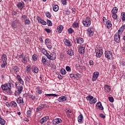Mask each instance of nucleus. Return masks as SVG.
<instances>
[{"label":"nucleus","mask_w":125,"mask_h":125,"mask_svg":"<svg viewBox=\"0 0 125 125\" xmlns=\"http://www.w3.org/2000/svg\"><path fill=\"white\" fill-rule=\"evenodd\" d=\"M117 12H118L117 7H114L111 11V13H112V14H116V13H117Z\"/></svg>","instance_id":"obj_33"},{"label":"nucleus","mask_w":125,"mask_h":125,"mask_svg":"<svg viewBox=\"0 0 125 125\" xmlns=\"http://www.w3.org/2000/svg\"><path fill=\"white\" fill-rule=\"evenodd\" d=\"M67 32H68V34H73V33H74V29L72 28H70L67 30Z\"/></svg>","instance_id":"obj_44"},{"label":"nucleus","mask_w":125,"mask_h":125,"mask_svg":"<svg viewBox=\"0 0 125 125\" xmlns=\"http://www.w3.org/2000/svg\"><path fill=\"white\" fill-rule=\"evenodd\" d=\"M45 32H46V33H50V32H51V30H50V29L49 28H45L44 29Z\"/></svg>","instance_id":"obj_63"},{"label":"nucleus","mask_w":125,"mask_h":125,"mask_svg":"<svg viewBox=\"0 0 125 125\" xmlns=\"http://www.w3.org/2000/svg\"><path fill=\"white\" fill-rule=\"evenodd\" d=\"M41 52L43 53V54H44V55H45L46 54V52H47L46 50H45V49L44 48H42Z\"/></svg>","instance_id":"obj_45"},{"label":"nucleus","mask_w":125,"mask_h":125,"mask_svg":"<svg viewBox=\"0 0 125 125\" xmlns=\"http://www.w3.org/2000/svg\"><path fill=\"white\" fill-rule=\"evenodd\" d=\"M99 77V73L97 71H95L93 74V77L92 79V82H95L97 78Z\"/></svg>","instance_id":"obj_10"},{"label":"nucleus","mask_w":125,"mask_h":125,"mask_svg":"<svg viewBox=\"0 0 125 125\" xmlns=\"http://www.w3.org/2000/svg\"><path fill=\"white\" fill-rule=\"evenodd\" d=\"M11 107H13V108H15L16 107H17V103H16L14 101H12L11 102Z\"/></svg>","instance_id":"obj_35"},{"label":"nucleus","mask_w":125,"mask_h":125,"mask_svg":"<svg viewBox=\"0 0 125 125\" xmlns=\"http://www.w3.org/2000/svg\"><path fill=\"white\" fill-rule=\"evenodd\" d=\"M65 69L67 72H71V67H70V66H66Z\"/></svg>","instance_id":"obj_56"},{"label":"nucleus","mask_w":125,"mask_h":125,"mask_svg":"<svg viewBox=\"0 0 125 125\" xmlns=\"http://www.w3.org/2000/svg\"><path fill=\"white\" fill-rule=\"evenodd\" d=\"M61 73L62 75H66V70L64 69L63 68L61 69Z\"/></svg>","instance_id":"obj_49"},{"label":"nucleus","mask_w":125,"mask_h":125,"mask_svg":"<svg viewBox=\"0 0 125 125\" xmlns=\"http://www.w3.org/2000/svg\"><path fill=\"white\" fill-rule=\"evenodd\" d=\"M79 76H80L79 74H77L76 75H75L74 74H71L70 75V78H77V77H79Z\"/></svg>","instance_id":"obj_42"},{"label":"nucleus","mask_w":125,"mask_h":125,"mask_svg":"<svg viewBox=\"0 0 125 125\" xmlns=\"http://www.w3.org/2000/svg\"><path fill=\"white\" fill-rule=\"evenodd\" d=\"M49 43H50V40L49 39H46L45 40V45H48V44H49Z\"/></svg>","instance_id":"obj_39"},{"label":"nucleus","mask_w":125,"mask_h":125,"mask_svg":"<svg viewBox=\"0 0 125 125\" xmlns=\"http://www.w3.org/2000/svg\"><path fill=\"white\" fill-rule=\"evenodd\" d=\"M27 117H31L32 115V110H27L26 112Z\"/></svg>","instance_id":"obj_40"},{"label":"nucleus","mask_w":125,"mask_h":125,"mask_svg":"<svg viewBox=\"0 0 125 125\" xmlns=\"http://www.w3.org/2000/svg\"><path fill=\"white\" fill-rule=\"evenodd\" d=\"M29 97L31 98V99L33 101H35V100H38V98H37L36 96H33V95H30Z\"/></svg>","instance_id":"obj_38"},{"label":"nucleus","mask_w":125,"mask_h":125,"mask_svg":"<svg viewBox=\"0 0 125 125\" xmlns=\"http://www.w3.org/2000/svg\"><path fill=\"white\" fill-rule=\"evenodd\" d=\"M104 55L106 58H107L108 59H111L112 57H113L112 52L110 51H106L104 52Z\"/></svg>","instance_id":"obj_9"},{"label":"nucleus","mask_w":125,"mask_h":125,"mask_svg":"<svg viewBox=\"0 0 125 125\" xmlns=\"http://www.w3.org/2000/svg\"><path fill=\"white\" fill-rule=\"evenodd\" d=\"M0 124L2 125H5V121L4 120L2 119V118L0 119Z\"/></svg>","instance_id":"obj_47"},{"label":"nucleus","mask_w":125,"mask_h":125,"mask_svg":"<svg viewBox=\"0 0 125 125\" xmlns=\"http://www.w3.org/2000/svg\"><path fill=\"white\" fill-rule=\"evenodd\" d=\"M39 68L36 66H33L32 68V71L33 73H35V74H38L39 73Z\"/></svg>","instance_id":"obj_24"},{"label":"nucleus","mask_w":125,"mask_h":125,"mask_svg":"<svg viewBox=\"0 0 125 125\" xmlns=\"http://www.w3.org/2000/svg\"><path fill=\"white\" fill-rule=\"evenodd\" d=\"M1 88L2 90L6 92L9 95H11L12 94V91L11 90V84L10 83L2 84L1 86Z\"/></svg>","instance_id":"obj_1"},{"label":"nucleus","mask_w":125,"mask_h":125,"mask_svg":"<svg viewBox=\"0 0 125 125\" xmlns=\"http://www.w3.org/2000/svg\"><path fill=\"white\" fill-rule=\"evenodd\" d=\"M21 18H22L24 20V21H25V20H27L28 19V18L27 17V15H23L21 16Z\"/></svg>","instance_id":"obj_50"},{"label":"nucleus","mask_w":125,"mask_h":125,"mask_svg":"<svg viewBox=\"0 0 125 125\" xmlns=\"http://www.w3.org/2000/svg\"><path fill=\"white\" fill-rule=\"evenodd\" d=\"M24 80L26 81V82H30V81H31V79H30V77L29 76L25 77Z\"/></svg>","instance_id":"obj_52"},{"label":"nucleus","mask_w":125,"mask_h":125,"mask_svg":"<svg viewBox=\"0 0 125 125\" xmlns=\"http://www.w3.org/2000/svg\"><path fill=\"white\" fill-rule=\"evenodd\" d=\"M37 20L39 23H40V24H42V25H46L47 23L46 21L42 20V19H41V18L38 17L37 18Z\"/></svg>","instance_id":"obj_21"},{"label":"nucleus","mask_w":125,"mask_h":125,"mask_svg":"<svg viewBox=\"0 0 125 125\" xmlns=\"http://www.w3.org/2000/svg\"><path fill=\"white\" fill-rule=\"evenodd\" d=\"M17 6L18 7V8H20V9H23L25 6L23 1H21L19 2L17 5Z\"/></svg>","instance_id":"obj_17"},{"label":"nucleus","mask_w":125,"mask_h":125,"mask_svg":"<svg viewBox=\"0 0 125 125\" xmlns=\"http://www.w3.org/2000/svg\"><path fill=\"white\" fill-rule=\"evenodd\" d=\"M97 102V99L96 98H93L90 102V104H95Z\"/></svg>","instance_id":"obj_36"},{"label":"nucleus","mask_w":125,"mask_h":125,"mask_svg":"<svg viewBox=\"0 0 125 125\" xmlns=\"http://www.w3.org/2000/svg\"><path fill=\"white\" fill-rule=\"evenodd\" d=\"M62 2L63 5H67V0H62Z\"/></svg>","instance_id":"obj_55"},{"label":"nucleus","mask_w":125,"mask_h":125,"mask_svg":"<svg viewBox=\"0 0 125 125\" xmlns=\"http://www.w3.org/2000/svg\"><path fill=\"white\" fill-rule=\"evenodd\" d=\"M67 115L69 114H71V113H72V110H71L70 109H66V111H65Z\"/></svg>","instance_id":"obj_60"},{"label":"nucleus","mask_w":125,"mask_h":125,"mask_svg":"<svg viewBox=\"0 0 125 125\" xmlns=\"http://www.w3.org/2000/svg\"><path fill=\"white\" fill-rule=\"evenodd\" d=\"M76 42H77V43H83L84 40L83 39L81 38V37H77L76 38Z\"/></svg>","instance_id":"obj_23"},{"label":"nucleus","mask_w":125,"mask_h":125,"mask_svg":"<svg viewBox=\"0 0 125 125\" xmlns=\"http://www.w3.org/2000/svg\"><path fill=\"white\" fill-rule=\"evenodd\" d=\"M53 10L55 12H57V11L59 10V6H58L57 5H54L53 7Z\"/></svg>","instance_id":"obj_31"},{"label":"nucleus","mask_w":125,"mask_h":125,"mask_svg":"<svg viewBox=\"0 0 125 125\" xmlns=\"http://www.w3.org/2000/svg\"><path fill=\"white\" fill-rule=\"evenodd\" d=\"M104 91L105 92H110L111 91V87L108 84H105L104 87Z\"/></svg>","instance_id":"obj_20"},{"label":"nucleus","mask_w":125,"mask_h":125,"mask_svg":"<svg viewBox=\"0 0 125 125\" xmlns=\"http://www.w3.org/2000/svg\"><path fill=\"white\" fill-rule=\"evenodd\" d=\"M47 48H48V49H51L52 48V46L51 45H46Z\"/></svg>","instance_id":"obj_64"},{"label":"nucleus","mask_w":125,"mask_h":125,"mask_svg":"<svg viewBox=\"0 0 125 125\" xmlns=\"http://www.w3.org/2000/svg\"><path fill=\"white\" fill-rule=\"evenodd\" d=\"M26 69L28 73L31 71V66L30 65H28L26 66Z\"/></svg>","instance_id":"obj_59"},{"label":"nucleus","mask_w":125,"mask_h":125,"mask_svg":"<svg viewBox=\"0 0 125 125\" xmlns=\"http://www.w3.org/2000/svg\"><path fill=\"white\" fill-rule=\"evenodd\" d=\"M114 41L117 42V43H119L120 42H121V36L118 33H116L114 35Z\"/></svg>","instance_id":"obj_11"},{"label":"nucleus","mask_w":125,"mask_h":125,"mask_svg":"<svg viewBox=\"0 0 125 125\" xmlns=\"http://www.w3.org/2000/svg\"><path fill=\"white\" fill-rule=\"evenodd\" d=\"M49 119V118L48 116L44 117L40 120V123L41 124V125H43V123H45V122H46Z\"/></svg>","instance_id":"obj_18"},{"label":"nucleus","mask_w":125,"mask_h":125,"mask_svg":"<svg viewBox=\"0 0 125 125\" xmlns=\"http://www.w3.org/2000/svg\"><path fill=\"white\" fill-rule=\"evenodd\" d=\"M36 92L37 93H38V94H42V90L40 88V87H38V90L36 91Z\"/></svg>","instance_id":"obj_41"},{"label":"nucleus","mask_w":125,"mask_h":125,"mask_svg":"<svg viewBox=\"0 0 125 125\" xmlns=\"http://www.w3.org/2000/svg\"><path fill=\"white\" fill-rule=\"evenodd\" d=\"M61 123H62V120L60 118H57L53 121V125H58V124H61Z\"/></svg>","instance_id":"obj_15"},{"label":"nucleus","mask_w":125,"mask_h":125,"mask_svg":"<svg viewBox=\"0 0 125 125\" xmlns=\"http://www.w3.org/2000/svg\"><path fill=\"white\" fill-rule=\"evenodd\" d=\"M93 98H94V97L89 95H88L86 97V100H87V101H89V103H90V102H91V101L92 100V99H93Z\"/></svg>","instance_id":"obj_30"},{"label":"nucleus","mask_w":125,"mask_h":125,"mask_svg":"<svg viewBox=\"0 0 125 125\" xmlns=\"http://www.w3.org/2000/svg\"><path fill=\"white\" fill-rule=\"evenodd\" d=\"M45 56L49 60H55V59H56V53L52 52L50 53L46 52L45 54Z\"/></svg>","instance_id":"obj_4"},{"label":"nucleus","mask_w":125,"mask_h":125,"mask_svg":"<svg viewBox=\"0 0 125 125\" xmlns=\"http://www.w3.org/2000/svg\"><path fill=\"white\" fill-rule=\"evenodd\" d=\"M108 100L111 103H113V102H114V98L113 97H108Z\"/></svg>","instance_id":"obj_54"},{"label":"nucleus","mask_w":125,"mask_h":125,"mask_svg":"<svg viewBox=\"0 0 125 125\" xmlns=\"http://www.w3.org/2000/svg\"><path fill=\"white\" fill-rule=\"evenodd\" d=\"M38 58V56L36 54H34L32 56V59L34 61H37V59Z\"/></svg>","instance_id":"obj_46"},{"label":"nucleus","mask_w":125,"mask_h":125,"mask_svg":"<svg viewBox=\"0 0 125 125\" xmlns=\"http://www.w3.org/2000/svg\"><path fill=\"white\" fill-rule=\"evenodd\" d=\"M47 24L49 27H51V26H52V22L50 20H47Z\"/></svg>","instance_id":"obj_43"},{"label":"nucleus","mask_w":125,"mask_h":125,"mask_svg":"<svg viewBox=\"0 0 125 125\" xmlns=\"http://www.w3.org/2000/svg\"><path fill=\"white\" fill-rule=\"evenodd\" d=\"M63 29H64V27H63L62 25H60V26L57 27V28L56 29V31L57 33L61 34L62 31H63Z\"/></svg>","instance_id":"obj_19"},{"label":"nucleus","mask_w":125,"mask_h":125,"mask_svg":"<svg viewBox=\"0 0 125 125\" xmlns=\"http://www.w3.org/2000/svg\"><path fill=\"white\" fill-rule=\"evenodd\" d=\"M124 29L121 26L118 30V33H116V34H118V35H119V36H121V35H122V34H123V32H124Z\"/></svg>","instance_id":"obj_34"},{"label":"nucleus","mask_w":125,"mask_h":125,"mask_svg":"<svg viewBox=\"0 0 125 125\" xmlns=\"http://www.w3.org/2000/svg\"><path fill=\"white\" fill-rule=\"evenodd\" d=\"M66 100H67V98L65 96H62L58 98V101H59V102H63L66 101Z\"/></svg>","instance_id":"obj_26"},{"label":"nucleus","mask_w":125,"mask_h":125,"mask_svg":"<svg viewBox=\"0 0 125 125\" xmlns=\"http://www.w3.org/2000/svg\"><path fill=\"white\" fill-rule=\"evenodd\" d=\"M16 79L17 81L19 82V83L22 84V85L24 84V81H23V79H22V78L20 75H17L16 77Z\"/></svg>","instance_id":"obj_12"},{"label":"nucleus","mask_w":125,"mask_h":125,"mask_svg":"<svg viewBox=\"0 0 125 125\" xmlns=\"http://www.w3.org/2000/svg\"><path fill=\"white\" fill-rule=\"evenodd\" d=\"M15 84L18 90L15 91V96H18V95H20V94L22 93V92L23 91V87L21 85L18 86V82H16Z\"/></svg>","instance_id":"obj_3"},{"label":"nucleus","mask_w":125,"mask_h":125,"mask_svg":"<svg viewBox=\"0 0 125 125\" xmlns=\"http://www.w3.org/2000/svg\"><path fill=\"white\" fill-rule=\"evenodd\" d=\"M96 52V56L97 58H100L103 54V49L102 47L97 48L95 49Z\"/></svg>","instance_id":"obj_5"},{"label":"nucleus","mask_w":125,"mask_h":125,"mask_svg":"<svg viewBox=\"0 0 125 125\" xmlns=\"http://www.w3.org/2000/svg\"><path fill=\"white\" fill-rule=\"evenodd\" d=\"M106 27L108 29H110L111 27H112V23L111 22V21H107L106 22Z\"/></svg>","instance_id":"obj_29"},{"label":"nucleus","mask_w":125,"mask_h":125,"mask_svg":"<svg viewBox=\"0 0 125 125\" xmlns=\"http://www.w3.org/2000/svg\"><path fill=\"white\" fill-rule=\"evenodd\" d=\"M16 102L18 104H19V105H21V106H24V105H25V102H24L23 98L21 97H19L18 99H17Z\"/></svg>","instance_id":"obj_8"},{"label":"nucleus","mask_w":125,"mask_h":125,"mask_svg":"<svg viewBox=\"0 0 125 125\" xmlns=\"http://www.w3.org/2000/svg\"><path fill=\"white\" fill-rule=\"evenodd\" d=\"M96 105V107H97V109H99L102 111H103V110H104V107H103V106L102 105V104H101V102H98Z\"/></svg>","instance_id":"obj_16"},{"label":"nucleus","mask_w":125,"mask_h":125,"mask_svg":"<svg viewBox=\"0 0 125 125\" xmlns=\"http://www.w3.org/2000/svg\"><path fill=\"white\" fill-rule=\"evenodd\" d=\"M82 24H83L84 27H89L91 24L90 18H89V17H86L85 20L82 21Z\"/></svg>","instance_id":"obj_6"},{"label":"nucleus","mask_w":125,"mask_h":125,"mask_svg":"<svg viewBox=\"0 0 125 125\" xmlns=\"http://www.w3.org/2000/svg\"><path fill=\"white\" fill-rule=\"evenodd\" d=\"M83 115H80L78 117V121L79 123H82L83 122Z\"/></svg>","instance_id":"obj_32"},{"label":"nucleus","mask_w":125,"mask_h":125,"mask_svg":"<svg viewBox=\"0 0 125 125\" xmlns=\"http://www.w3.org/2000/svg\"><path fill=\"white\" fill-rule=\"evenodd\" d=\"M28 60H29V56L26 55L22 57L21 62L24 64H27V63H28Z\"/></svg>","instance_id":"obj_14"},{"label":"nucleus","mask_w":125,"mask_h":125,"mask_svg":"<svg viewBox=\"0 0 125 125\" xmlns=\"http://www.w3.org/2000/svg\"><path fill=\"white\" fill-rule=\"evenodd\" d=\"M1 68H5L6 65H7V56L5 55V54H3L1 57Z\"/></svg>","instance_id":"obj_2"},{"label":"nucleus","mask_w":125,"mask_h":125,"mask_svg":"<svg viewBox=\"0 0 125 125\" xmlns=\"http://www.w3.org/2000/svg\"><path fill=\"white\" fill-rule=\"evenodd\" d=\"M42 63H45L46 62V58L45 57H42Z\"/></svg>","instance_id":"obj_53"},{"label":"nucleus","mask_w":125,"mask_h":125,"mask_svg":"<svg viewBox=\"0 0 125 125\" xmlns=\"http://www.w3.org/2000/svg\"><path fill=\"white\" fill-rule=\"evenodd\" d=\"M66 53L67 54H68V55H70V56H73V55L75 54L74 51H73L72 49H69L66 51Z\"/></svg>","instance_id":"obj_28"},{"label":"nucleus","mask_w":125,"mask_h":125,"mask_svg":"<svg viewBox=\"0 0 125 125\" xmlns=\"http://www.w3.org/2000/svg\"><path fill=\"white\" fill-rule=\"evenodd\" d=\"M12 71L14 73V74H17L19 73V71H20V68L18 67L17 66H14L12 68Z\"/></svg>","instance_id":"obj_13"},{"label":"nucleus","mask_w":125,"mask_h":125,"mask_svg":"<svg viewBox=\"0 0 125 125\" xmlns=\"http://www.w3.org/2000/svg\"><path fill=\"white\" fill-rule=\"evenodd\" d=\"M45 15L46 17H48V18H50V17H51V14H50L49 12H46L45 13Z\"/></svg>","instance_id":"obj_48"},{"label":"nucleus","mask_w":125,"mask_h":125,"mask_svg":"<svg viewBox=\"0 0 125 125\" xmlns=\"http://www.w3.org/2000/svg\"><path fill=\"white\" fill-rule=\"evenodd\" d=\"M5 104L7 107H11V103H9L8 102H6Z\"/></svg>","instance_id":"obj_62"},{"label":"nucleus","mask_w":125,"mask_h":125,"mask_svg":"<svg viewBox=\"0 0 125 125\" xmlns=\"http://www.w3.org/2000/svg\"><path fill=\"white\" fill-rule=\"evenodd\" d=\"M79 51L81 54H84V52H85V48L83 46H81L79 48Z\"/></svg>","instance_id":"obj_22"},{"label":"nucleus","mask_w":125,"mask_h":125,"mask_svg":"<svg viewBox=\"0 0 125 125\" xmlns=\"http://www.w3.org/2000/svg\"><path fill=\"white\" fill-rule=\"evenodd\" d=\"M87 35L88 37H92L94 35V28L93 27L91 26L87 29Z\"/></svg>","instance_id":"obj_7"},{"label":"nucleus","mask_w":125,"mask_h":125,"mask_svg":"<svg viewBox=\"0 0 125 125\" xmlns=\"http://www.w3.org/2000/svg\"><path fill=\"white\" fill-rule=\"evenodd\" d=\"M112 18H113V19H117V18H118V15H117V14H113L112 15Z\"/></svg>","instance_id":"obj_58"},{"label":"nucleus","mask_w":125,"mask_h":125,"mask_svg":"<svg viewBox=\"0 0 125 125\" xmlns=\"http://www.w3.org/2000/svg\"><path fill=\"white\" fill-rule=\"evenodd\" d=\"M80 23L78 21H75L73 24H72V27L76 28H79L80 27Z\"/></svg>","instance_id":"obj_27"},{"label":"nucleus","mask_w":125,"mask_h":125,"mask_svg":"<svg viewBox=\"0 0 125 125\" xmlns=\"http://www.w3.org/2000/svg\"><path fill=\"white\" fill-rule=\"evenodd\" d=\"M89 64L90 66H91L92 67V66H93V65H94L93 61L90 60L89 61Z\"/></svg>","instance_id":"obj_51"},{"label":"nucleus","mask_w":125,"mask_h":125,"mask_svg":"<svg viewBox=\"0 0 125 125\" xmlns=\"http://www.w3.org/2000/svg\"><path fill=\"white\" fill-rule=\"evenodd\" d=\"M100 117L102 119H105L106 118V116L102 113L100 114Z\"/></svg>","instance_id":"obj_61"},{"label":"nucleus","mask_w":125,"mask_h":125,"mask_svg":"<svg viewBox=\"0 0 125 125\" xmlns=\"http://www.w3.org/2000/svg\"><path fill=\"white\" fill-rule=\"evenodd\" d=\"M24 24L25 25H30L31 24V21L29 19H27L24 21Z\"/></svg>","instance_id":"obj_37"},{"label":"nucleus","mask_w":125,"mask_h":125,"mask_svg":"<svg viewBox=\"0 0 125 125\" xmlns=\"http://www.w3.org/2000/svg\"><path fill=\"white\" fill-rule=\"evenodd\" d=\"M42 108V107L40 105L39 106H38L37 109H36V112H39V111H41V110Z\"/></svg>","instance_id":"obj_57"},{"label":"nucleus","mask_w":125,"mask_h":125,"mask_svg":"<svg viewBox=\"0 0 125 125\" xmlns=\"http://www.w3.org/2000/svg\"><path fill=\"white\" fill-rule=\"evenodd\" d=\"M64 44L67 46H72V44H71V41L67 39H64Z\"/></svg>","instance_id":"obj_25"}]
</instances>
